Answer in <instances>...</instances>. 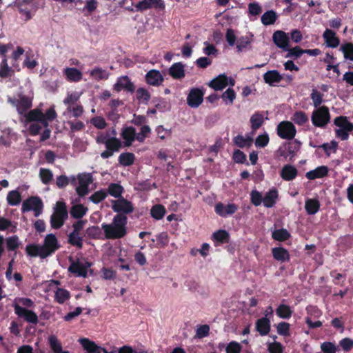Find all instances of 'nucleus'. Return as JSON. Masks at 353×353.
Returning a JSON list of instances; mask_svg holds the SVG:
<instances>
[{
    "mask_svg": "<svg viewBox=\"0 0 353 353\" xmlns=\"http://www.w3.org/2000/svg\"><path fill=\"white\" fill-rule=\"evenodd\" d=\"M323 37L327 47L335 48L338 47L340 43V40L336 37L335 32L330 29L327 28L324 31Z\"/></svg>",
    "mask_w": 353,
    "mask_h": 353,
    "instance_id": "nucleus-23",
    "label": "nucleus"
},
{
    "mask_svg": "<svg viewBox=\"0 0 353 353\" xmlns=\"http://www.w3.org/2000/svg\"><path fill=\"white\" fill-rule=\"evenodd\" d=\"M21 201V193L17 190L10 191L7 195V202L12 206L19 205Z\"/></svg>",
    "mask_w": 353,
    "mask_h": 353,
    "instance_id": "nucleus-42",
    "label": "nucleus"
},
{
    "mask_svg": "<svg viewBox=\"0 0 353 353\" xmlns=\"http://www.w3.org/2000/svg\"><path fill=\"white\" fill-rule=\"evenodd\" d=\"M288 50H285L284 51L288 52L285 55V58H292L294 59H296L301 57L304 52V50L301 49L299 46H295L294 48L288 47Z\"/></svg>",
    "mask_w": 353,
    "mask_h": 353,
    "instance_id": "nucleus-48",
    "label": "nucleus"
},
{
    "mask_svg": "<svg viewBox=\"0 0 353 353\" xmlns=\"http://www.w3.org/2000/svg\"><path fill=\"white\" fill-rule=\"evenodd\" d=\"M278 196L277 190L274 188L270 189L263 198V205L268 208H272L276 203Z\"/></svg>",
    "mask_w": 353,
    "mask_h": 353,
    "instance_id": "nucleus-25",
    "label": "nucleus"
},
{
    "mask_svg": "<svg viewBox=\"0 0 353 353\" xmlns=\"http://www.w3.org/2000/svg\"><path fill=\"white\" fill-rule=\"evenodd\" d=\"M48 343L50 349L54 353H63V347L61 343L58 340L55 335H51L48 338Z\"/></svg>",
    "mask_w": 353,
    "mask_h": 353,
    "instance_id": "nucleus-43",
    "label": "nucleus"
},
{
    "mask_svg": "<svg viewBox=\"0 0 353 353\" xmlns=\"http://www.w3.org/2000/svg\"><path fill=\"white\" fill-rule=\"evenodd\" d=\"M284 347L279 342H272L268 345V350L269 353H283Z\"/></svg>",
    "mask_w": 353,
    "mask_h": 353,
    "instance_id": "nucleus-64",
    "label": "nucleus"
},
{
    "mask_svg": "<svg viewBox=\"0 0 353 353\" xmlns=\"http://www.w3.org/2000/svg\"><path fill=\"white\" fill-rule=\"evenodd\" d=\"M165 213V208L161 204H156L153 205L150 210L151 216L156 220L162 219Z\"/></svg>",
    "mask_w": 353,
    "mask_h": 353,
    "instance_id": "nucleus-37",
    "label": "nucleus"
},
{
    "mask_svg": "<svg viewBox=\"0 0 353 353\" xmlns=\"http://www.w3.org/2000/svg\"><path fill=\"white\" fill-rule=\"evenodd\" d=\"M92 183V177L90 174L79 176V185L76 188L77 194L83 197L89 192V185Z\"/></svg>",
    "mask_w": 353,
    "mask_h": 353,
    "instance_id": "nucleus-14",
    "label": "nucleus"
},
{
    "mask_svg": "<svg viewBox=\"0 0 353 353\" xmlns=\"http://www.w3.org/2000/svg\"><path fill=\"white\" fill-rule=\"evenodd\" d=\"M329 168L326 165H321L314 170H310L305 174V177L309 180L321 179L328 175Z\"/></svg>",
    "mask_w": 353,
    "mask_h": 353,
    "instance_id": "nucleus-20",
    "label": "nucleus"
},
{
    "mask_svg": "<svg viewBox=\"0 0 353 353\" xmlns=\"http://www.w3.org/2000/svg\"><path fill=\"white\" fill-rule=\"evenodd\" d=\"M60 245L57 236L54 234H48L43 240L41 245L42 256L41 259H46L53 254L57 250L60 248Z\"/></svg>",
    "mask_w": 353,
    "mask_h": 353,
    "instance_id": "nucleus-6",
    "label": "nucleus"
},
{
    "mask_svg": "<svg viewBox=\"0 0 353 353\" xmlns=\"http://www.w3.org/2000/svg\"><path fill=\"white\" fill-rule=\"evenodd\" d=\"M87 210L82 204H77L71 208L70 215L74 219H81L86 214Z\"/></svg>",
    "mask_w": 353,
    "mask_h": 353,
    "instance_id": "nucleus-46",
    "label": "nucleus"
},
{
    "mask_svg": "<svg viewBox=\"0 0 353 353\" xmlns=\"http://www.w3.org/2000/svg\"><path fill=\"white\" fill-rule=\"evenodd\" d=\"M296 133L295 126L290 121H281L277 126V134L283 139L291 140Z\"/></svg>",
    "mask_w": 353,
    "mask_h": 353,
    "instance_id": "nucleus-9",
    "label": "nucleus"
},
{
    "mask_svg": "<svg viewBox=\"0 0 353 353\" xmlns=\"http://www.w3.org/2000/svg\"><path fill=\"white\" fill-rule=\"evenodd\" d=\"M323 94L318 91L316 89H313L310 94V98L312 101L313 105L315 108L321 107L320 105L323 101Z\"/></svg>",
    "mask_w": 353,
    "mask_h": 353,
    "instance_id": "nucleus-55",
    "label": "nucleus"
},
{
    "mask_svg": "<svg viewBox=\"0 0 353 353\" xmlns=\"http://www.w3.org/2000/svg\"><path fill=\"white\" fill-rule=\"evenodd\" d=\"M25 117L28 122L39 121V120L43 117V113L39 109H34L26 114Z\"/></svg>",
    "mask_w": 353,
    "mask_h": 353,
    "instance_id": "nucleus-50",
    "label": "nucleus"
},
{
    "mask_svg": "<svg viewBox=\"0 0 353 353\" xmlns=\"http://www.w3.org/2000/svg\"><path fill=\"white\" fill-rule=\"evenodd\" d=\"M79 341L88 353H92L96 345V343L94 341H92L87 338H81Z\"/></svg>",
    "mask_w": 353,
    "mask_h": 353,
    "instance_id": "nucleus-63",
    "label": "nucleus"
},
{
    "mask_svg": "<svg viewBox=\"0 0 353 353\" xmlns=\"http://www.w3.org/2000/svg\"><path fill=\"white\" fill-rule=\"evenodd\" d=\"M121 137L124 140L125 146L129 147L136 140V129L132 126L123 128Z\"/></svg>",
    "mask_w": 353,
    "mask_h": 353,
    "instance_id": "nucleus-18",
    "label": "nucleus"
},
{
    "mask_svg": "<svg viewBox=\"0 0 353 353\" xmlns=\"http://www.w3.org/2000/svg\"><path fill=\"white\" fill-rule=\"evenodd\" d=\"M212 239L220 243H227L230 241V234L225 230H219L213 233Z\"/></svg>",
    "mask_w": 353,
    "mask_h": 353,
    "instance_id": "nucleus-41",
    "label": "nucleus"
},
{
    "mask_svg": "<svg viewBox=\"0 0 353 353\" xmlns=\"http://www.w3.org/2000/svg\"><path fill=\"white\" fill-rule=\"evenodd\" d=\"M101 228L97 225H92L87 228L86 234L90 239H102Z\"/></svg>",
    "mask_w": 353,
    "mask_h": 353,
    "instance_id": "nucleus-51",
    "label": "nucleus"
},
{
    "mask_svg": "<svg viewBox=\"0 0 353 353\" xmlns=\"http://www.w3.org/2000/svg\"><path fill=\"white\" fill-rule=\"evenodd\" d=\"M238 207L234 203H229L226 205L222 203H219L215 205V212L221 216H226L227 215H231L236 212Z\"/></svg>",
    "mask_w": 353,
    "mask_h": 353,
    "instance_id": "nucleus-17",
    "label": "nucleus"
},
{
    "mask_svg": "<svg viewBox=\"0 0 353 353\" xmlns=\"http://www.w3.org/2000/svg\"><path fill=\"white\" fill-rule=\"evenodd\" d=\"M90 75L97 81L107 79L108 78L107 72L101 68H95L92 70Z\"/></svg>",
    "mask_w": 353,
    "mask_h": 353,
    "instance_id": "nucleus-57",
    "label": "nucleus"
},
{
    "mask_svg": "<svg viewBox=\"0 0 353 353\" xmlns=\"http://www.w3.org/2000/svg\"><path fill=\"white\" fill-rule=\"evenodd\" d=\"M114 89L118 92L122 90L133 92L135 90V86L128 76H123L118 78L117 83L114 85Z\"/></svg>",
    "mask_w": 353,
    "mask_h": 353,
    "instance_id": "nucleus-15",
    "label": "nucleus"
},
{
    "mask_svg": "<svg viewBox=\"0 0 353 353\" xmlns=\"http://www.w3.org/2000/svg\"><path fill=\"white\" fill-rule=\"evenodd\" d=\"M204 92L199 88H194L190 90L187 97V103L191 108H198L203 101Z\"/></svg>",
    "mask_w": 353,
    "mask_h": 353,
    "instance_id": "nucleus-10",
    "label": "nucleus"
},
{
    "mask_svg": "<svg viewBox=\"0 0 353 353\" xmlns=\"http://www.w3.org/2000/svg\"><path fill=\"white\" fill-rule=\"evenodd\" d=\"M292 312L290 307L285 304H280L276 309V315L283 319H290L292 316Z\"/></svg>",
    "mask_w": 353,
    "mask_h": 353,
    "instance_id": "nucleus-36",
    "label": "nucleus"
},
{
    "mask_svg": "<svg viewBox=\"0 0 353 353\" xmlns=\"http://www.w3.org/2000/svg\"><path fill=\"white\" fill-rule=\"evenodd\" d=\"M79 99V94L77 92H68L66 97L63 99V103L66 105L67 110L71 111V107L75 105Z\"/></svg>",
    "mask_w": 353,
    "mask_h": 353,
    "instance_id": "nucleus-47",
    "label": "nucleus"
},
{
    "mask_svg": "<svg viewBox=\"0 0 353 353\" xmlns=\"http://www.w3.org/2000/svg\"><path fill=\"white\" fill-rule=\"evenodd\" d=\"M12 68L8 66L7 58H3L0 63V77L6 79L11 77Z\"/></svg>",
    "mask_w": 353,
    "mask_h": 353,
    "instance_id": "nucleus-49",
    "label": "nucleus"
},
{
    "mask_svg": "<svg viewBox=\"0 0 353 353\" xmlns=\"http://www.w3.org/2000/svg\"><path fill=\"white\" fill-rule=\"evenodd\" d=\"M70 298V293L68 290L59 288L55 291L54 299L55 301L59 304L64 303L67 300Z\"/></svg>",
    "mask_w": 353,
    "mask_h": 353,
    "instance_id": "nucleus-39",
    "label": "nucleus"
},
{
    "mask_svg": "<svg viewBox=\"0 0 353 353\" xmlns=\"http://www.w3.org/2000/svg\"><path fill=\"white\" fill-rule=\"evenodd\" d=\"M26 254L31 257L40 256L41 259L42 249L41 245L34 243L28 244L26 247Z\"/></svg>",
    "mask_w": 353,
    "mask_h": 353,
    "instance_id": "nucleus-40",
    "label": "nucleus"
},
{
    "mask_svg": "<svg viewBox=\"0 0 353 353\" xmlns=\"http://www.w3.org/2000/svg\"><path fill=\"white\" fill-rule=\"evenodd\" d=\"M39 176L42 183L45 185L50 183L53 179V174L50 170L46 168H41L39 170Z\"/></svg>",
    "mask_w": 353,
    "mask_h": 353,
    "instance_id": "nucleus-56",
    "label": "nucleus"
},
{
    "mask_svg": "<svg viewBox=\"0 0 353 353\" xmlns=\"http://www.w3.org/2000/svg\"><path fill=\"white\" fill-rule=\"evenodd\" d=\"M164 78L157 70H150L145 74V81L152 86H159L163 82Z\"/></svg>",
    "mask_w": 353,
    "mask_h": 353,
    "instance_id": "nucleus-16",
    "label": "nucleus"
},
{
    "mask_svg": "<svg viewBox=\"0 0 353 353\" xmlns=\"http://www.w3.org/2000/svg\"><path fill=\"white\" fill-rule=\"evenodd\" d=\"M6 246L8 251H14L19 246V237L16 235L6 239Z\"/></svg>",
    "mask_w": 353,
    "mask_h": 353,
    "instance_id": "nucleus-60",
    "label": "nucleus"
},
{
    "mask_svg": "<svg viewBox=\"0 0 353 353\" xmlns=\"http://www.w3.org/2000/svg\"><path fill=\"white\" fill-rule=\"evenodd\" d=\"M290 236V233L284 228L274 230L272 233V239L280 242L288 240Z\"/></svg>",
    "mask_w": 353,
    "mask_h": 353,
    "instance_id": "nucleus-35",
    "label": "nucleus"
},
{
    "mask_svg": "<svg viewBox=\"0 0 353 353\" xmlns=\"http://www.w3.org/2000/svg\"><path fill=\"white\" fill-rule=\"evenodd\" d=\"M283 79V76L276 70H269L263 74L265 83L274 86Z\"/></svg>",
    "mask_w": 353,
    "mask_h": 353,
    "instance_id": "nucleus-22",
    "label": "nucleus"
},
{
    "mask_svg": "<svg viewBox=\"0 0 353 353\" xmlns=\"http://www.w3.org/2000/svg\"><path fill=\"white\" fill-rule=\"evenodd\" d=\"M14 310L15 314L19 317L23 318L26 322L34 325L38 323V316L34 311L24 308L17 303L14 305Z\"/></svg>",
    "mask_w": 353,
    "mask_h": 353,
    "instance_id": "nucleus-11",
    "label": "nucleus"
},
{
    "mask_svg": "<svg viewBox=\"0 0 353 353\" xmlns=\"http://www.w3.org/2000/svg\"><path fill=\"white\" fill-rule=\"evenodd\" d=\"M128 217L124 214H116L111 223H103L101 229L107 239H119L127 234Z\"/></svg>",
    "mask_w": 353,
    "mask_h": 353,
    "instance_id": "nucleus-1",
    "label": "nucleus"
},
{
    "mask_svg": "<svg viewBox=\"0 0 353 353\" xmlns=\"http://www.w3.org/2000/svg\"><path fill=\"white\" fill-rule=\"evenodd\" d=\"M17 7L19 12L25 16V21H28L32 18L30 11L33 8L32 1L29 0H23L17 3Z\"/></svg>",
    "mask_w": 353,
    "mask_h": 353,
    "instance_id": "nucleus-27",
    "label": "nucleus"
},
{
    "mask_svg": "<svg viewBox=\"0 0 353 353\" xmlns=\"http://www.w3.org/2000/svg\"><path fill=\"white\" fill-rule=\"evenodd\" d=\"M70 260L72 262L68 268V272L77 276H81L83 278L87 277L88 269L90 267L91 264L90 263L84 264L79 261H74L71 257L70 258Z\"/></svg>",
    "mask_w": 353,
    "mask_h": 353,
    "instance_id": "nucleus-12",
    "label": "nucleus"
},
{
    "mask_svg": "<svg viewBox=\"0 0 353 353\" xmlns=\"http://www.w3.org/2000/svg\"><path fill=\"white\" fill-rule=\"evenodd\" d=\"M277 18L278 16L276 12L273 10H270L266 11L262 14L261 21L264 26H270L274 24L276 22Z\"/></svg>",
    "mask_w": 353,
    "mask_h": 353,
    "instance_id": "nucleus-32",
    "label": "nucleus"
},
{
    "mask_svg": "<svg viewBox=\"0 0 353 353\" xmlns=\"http://www.w3.org/2000/svg\"><path fill=\"white\" fill-rule=\"evenodd\" d=\"M63 74L70 82H79L82 79V72L75 68H66L63 70Z\"/></svg>",
    "mask_w": 353,
    "mask_h": 353,
    "instance_id": "nucleus-28",
    "label": "nucleus"
},
{
    "mask_svg": "<svg viewBox=\"0 0 353 353\" xmlns=\"http://www.w3.org/2000/svg\"><path fill=\"white\" fill-rule=\"evenodd\" d=\"M290 323L284 321L281 322L276 326L277 333L283 336H290Z\"/></svg>",
    "mask_w": 353,
    "mask_h": 353,
    "instance_id": "nucleus-61",
    "label": "nucleus"
},
{
    "mask_svg": "<svg viewBox=\"0 0 353 353\" xmlns=\"http://www.w3.org/2000/svg\"><path fill=\"white\" fill-rule=\"evenodd\" d=\"M264 120V114L262 112H254L251 116L250 119L252 130L256 131V130L259 129L263 125Z\"/></svg>",
    "mask_w": 353,
    "mask_h": 353,
    "instance_id": "nucleus-31",
    "label": "nucleus"
},
{
    "mask_svg": "<svg viewBox=\"0 0 353 353\" xmlns=\"http://www.w3.org/2000/svg\"><path fill=\"white\" fill-rule=\"evenodd\" d=\"M135 160V156L132 152H123L118 159L120 165L127 167L132 165Z\"/></svg>",
    "mask_w": 353,
    "mask_h": 353,
    "instance_id": "nucleus-34",
    "label": "nucleus"
},
{
    "mask_svg": "<svg viewBox=\"0 0 353 353\" xmlns=\"http://www.w3.org/2000/svg\"><path fill=\"white\" fill-rule=\"evenodd\" d=\"M123 188L119 183H112L109 185L108 189L106 190V192L108 194H110L112 196L119 199L121 196L123 192Z\"/></svg>",
    "mask_w": 353,
    "mask_h": 353,
    "instance_id": "nucleus-33",
    "label": "nucleus"
},
{
    "mask_svg": "<svg viewBox=\"0 0 353 353\" xmlns=\"http://www.w3.org/2000/svg\"><path fill=\"white\" fill-rule=\"evenodd\" d=\"M96 142L105 146L106 150L101 153V157L103 159L111 157L122 148L121 141L115 137H110L109 133L99 132L96 137Z\"/></svg>",
    "mask_w": 353,
    "mask_h": 353,
    "instance_id": "nucleus-2",
    "label": "nucleus"
},
{
    "mask_svg": "<svg viewBox=\"0 0 353 353\" xmlns=\"http://www.w3.org/2000/svg\"><path fill=\"white\" fill-rule=\"evenodd\" d=\"M112 209L117 214H124L125 216L133 212L134 210L132 202L123 197H121L117 200H112Z\"/></svg>",
    "mask_w": 353,
    "mask_h": 353,
    "instance_id": "nucleus-7",
    "label": "nucleus"
},
{
    "mask_svg": "<svg viewBox=\"0 0 353 353\" xmlns=\"http://www.w3.org/2000/svg\"><path fill=\"white\" fill-rule=\"evenodd\" d=\"M43 205L38 196H31L23 202L21 210L23 212L33 210L34 215L38 216L42 212Z\"/></svg>",
    "mask_w": 353,
    "mask_h": 353,
    "instance_id": "nucleus-8",
    "label": "nucleus"
},
{
    "mask_svg": "<svg viewBox=\"0 0 353 353\" xmlns=\"http://www.w3.org/2000/svg\"><path fill=\"white\" fill-rule=\"evenodd\" d=\"M232 159L236 163L249 165L247 161L246 155L240 150H235L233 152Z\"/></svg>",
    "mask_w": 353,
    "mask_h": 353,
    "instance_id": "nucleus-59",
    "label": "nucleus"
},
{
    "mask_svg": "<svg viewBox=\"0 0 353 353\" xmlns=\"http://www.w3.org/2000/svg\"><path fill=\"white\" fill-rule=\"evenodd\" d=\"M233 141L234 143L241 148L250 147L253 142L252 137H248L247 138H245L243 135L241 134L235 137Z\"/></svg>",
    "mask_w": 353,
    "mask_h": 353,
    "instance_id": "nucleus-45",
    "label": "nucleus"
},
{
    "mask_svg": "<svg viewBox=\"0 0 353 353\" xmlns=\"http://www.w3.org/2000/svg\"><path fill=\"white\" fill-rule=\"evenodd\" d=\"M321 203L317 199H307L305 203V209L307 214L313 215L320 210Z\"/></svg>",
    "mask_w": 353,
    "mask_h": 353,
    "instance_id": "nucleus-30",
    "label": "nucleus"
},
{
    "mask_svg": "<svg viewBox=\"0 0 353 353\" xmlns=\"http://www.w3.org/2000/svg\"><path fill=\"white\" fill-rule=\"evenodd\" d=\"M168 74L174 79H181L185 77L184 65L181 62L172 64L168 70Z\"/></svg>",
    "mask_w": 353,
    "mask_h": 353,
    "instance_id": "nucleus-24",
    "label": "nucleus"
},
{
    "mask_svg": "<svg viewBox=\"0 0 353 353\" xmlns=\"http://www.w3.org/2000/svg\"><path fill=\"white\" fill-rule=\"evenodd\" d=\"M32 106V101L27 97L22 96L19 101V105L17 109L19 114H23L26 113L27 110Z\"/></svg>",
    "mask_w": 353,
    "mask_h": 353,
    "instance_id": "nucleus-38",
    "label": "nucleus"
},
{
    "mask_svg": "<svg viewBox=\"0 0 353 353\" xmlns=\"http://www.w3.org/2000/svg\"><path fill=\"white\" fill-rule=\"evenodd\" d=\"M256 330L260 335L265 336L270 331V321L267 317L259 319L256 322Z\"/></svg>",
    "mask_w": 353,
    "mask_h": 353,
    "instance_id": "nucleus-29",
    "label": "nucleus"
},
{
    "mask_svg": "<svg viewBox=\"0 0 353 353\" xmlns=\"http://www.w3.org/2000/svg\"><path fill=\"white\" fill-rule=\"evenodd\" d=\"M334 124L339 129L335 130L336 136L342 141H346L349 138V134L352 131L353 123L348 121L345 116H339L334 119Z\"/></svg>",
    "mask_w": 353,
    "mask_h": 353,
    "instance_id": "nucleus-4",
    "label": "nucleus"
},
{
    "mask_svg": "<svg viewBox=\"0 0 353 353\" xmlns=\"http://www.w3.org/2000/svg\"><path fill=\"white\" fill-rule=\"evenodd\" d=\"M241 345L235 341H230L225 347L226 353H241Z\"/></svg>",
    "mask_w": 353,
    "mask_h": 353,
    "instance_id": "nucleus-62",
    "label": "nucleus"
},
{
    "mask_svg": "<svg viewBox=\"0 0 353 353\" xmlns=\"http://www.w3.org/2000/svg\"><path fill=\"white\" fill-rule=\"evenodd\" d=\"M340 50L343 52L345 59L353 61V43H347L341 46Z\"/></svg>",
    "mask_w": 353,
    "mask_h": 353,
    "instance_id": "nucleus-58",
    "label": "nucleus"
},
{
    "mask_svg": "<svg viewBox=\"0 0 353 353\" xmlns=\"http://www.w3.org/2000/svg\"><path fill=\"white\" fill-rule=\"evenodd\" d=\"M228 85V78L225 74H219L208 83V86L216 91L222 90Z\"/></svg>",
    "mask_w": 353,
    "mask_h": 353,
    "instance_id": "nucleus-19",
    "label": "nucleus"
},
{
    "mask_svg": "<svg viewBox=\"0 0 353 353\" xmlns=\"http://www.w3.org/2000/svg\"><path fill=\"white\" fill-rule=\"evenodd\" d=\"M137 99L143 104H148L151 98L149 91L143 88H139L136 92Z\"/></svg>",
    "mask_w": 353,
    "mask_h": 353,
    "instance_id": "nucleus-44",
    "label": "nucleus"
},
{
    "mask_svg": "<svg viewBox=\"0 0 353 353\" xmlns=\"http://www.w3.org/2000/svg\"><path fill=\"white\" fill-rule=\"evenodd\" d=\"M311 121L315 127L325 128L330 121L329 108L323 105L312 112Z\"/></svg>",
    "mask_w": 353,
    "mask_h": 353,
    "instance_id": "nucleus-5",
    "label": "nucleus"
},
{
    "mask_svg": "<svg viewBox=\"0 0 353 353\" xmlns=\"http://www.w3.org/2000/svg\"><path fill=\"white\" fill-rule=\"evenodd\" d=\"M69 244L76 246L79 249L83 248V238L79 234L70 233L68 238Z\"/></svg>",
    "mask_w": 353,
    "mask_h": 353,
    "instance_id": "nucleus-52",
    "label": "nucleus"
},
{
    "mask_svg": "<svg viewBox=\"0 0 353 353\" xmlns=\"http://www.w3.org/2000/svg\"><path fill=\"white\" fill-rule=\"evenodd\" d=\"M272 41L274 43L283 51L288 50L290 46V37L288 34L283 30H276L272 35Z\"/></svg>",
    "mask_w": 353,
    "mask_h": 353,
    "instance_id": "nucleus-13",
    "label": "nucleus"
},
{
    "mask_svg": "<svg viewBox=\"0 0 353 353\" xmlns=\"http://www.w3.org/2000/svg\"><path fill=\"white\" fill-rule=\"evenodd\" d=\"M108 196L106 190L101 189L94 192L89 198V199L94 203L98 204L101 201H103Z\"/></svg>",
    "mask_w": 353,
    "mask_h": 353,
    "instance_id": "nucleus-54",
    "label": "nucleus"
},
{
    "mask_svg": "<svg viewBox=\"0 0 353 353\" xmlns=\"http://www.w3.org/2000/svg\"><path fill=\"white\" fill-rule=\"evenodd\" d=\"M292 120L296 124L303 125L308 121V117L305 112L296 111L293 114Z\"/></svg>",
    "mask_w": 353,
    "mask_h": 353,
    "instance_id": "nucleus-53",
    "label": "nucleus"
},
{
    "mask_svg": "<svg viewBox=\"0 0 353 353\" xmlns=\"http://www.w3.org/2000/svg\"><path fill=\"white\" fill-rule=\"evenodd\" d=\"M298 175L297 169L292 165H285L280 172L281 177L286 181L294 180Z\"/></svg>",
    "mask_w": 353,
    "mask_h": 353,
    "instance_id": "nucleus-21",
    "label": "nucleus"
},
{
    "mask_svg": "<svg viewBox=\"0 0 353 353\" xmlns=\"http://www.w3.org/2000/svg\"><path fill=\"white\" fill-rule=\"evenodd\" d=\"M273 258L281 263L290 261V256L288 251L283 247H276L272 249Z\"/></svg>",
    "mask_w": 353,
    "mask_h": 353,
    "instance_id": "nucleus-26",
    "label": "nucleus"
},
{
    "mask_svg": "<svg viewBox=\"0 0 353 353\" xmlns=\"http://www.w3.org/2000/svg\"><path fill=\"white\" fill-rule=\"evenodd\" d=\"M68 217L66 205L63 201H57L53 214L50 216V225L53 229L61 228Z\"/></svg>",
    "mask_w": 353,
    "mask_h": 353,
    "instance_id": "nucleus-3",
    "label": "nucleus"
}]
</instances>
